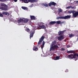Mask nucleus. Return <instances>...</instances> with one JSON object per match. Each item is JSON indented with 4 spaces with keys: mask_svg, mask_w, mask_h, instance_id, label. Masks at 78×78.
<instances>
[{
    "mask_svg": "<svg viewBox=\"0 0 78 78\" xmlns=\"http://www.w3.org/2000/svg\"><path fill=\"white\" fill-rule=\"evenodd\" d=\"M69 0L72 1V0Z\"/></svg>",
    "mask_w": 78,
    "mask_h": 78,
    "instance_id": "42",
    "label": "nucleus"
},
{
    "mask_svg": "<svg viewBox=\"0 0 78 78\" xmlns=\"http://www.w3.org/2000/svg\"><path fill=\"white\" fill-rule=\"evenodd\" d=\"M39 26L38 27V28L39 29H44V30L46 29V27L43 24L41 23H39Z\"/></svg>",
    "mask_w": 78,
    "mask_h": 78,
    "instance_id": "5",
    "label": "nucleus"
},
{
    "mask_svg": "<svg viewBox=\"0 0 78 78\" xmlns=\"http://www.w3.org/2000/svg\"><path fill=\"white\" fill-rule=\"evenodd\" d=\"M17 0H13V1H14L15 2H17Z\"/></svg>",
    "mask_w": 78,
    "mask_h": 78,
    "instance_id": "38",
    "label": "nucleus"
},
{
    "mask_svg": "<svg viewBox=\"0 0 78 78\" xmlns=\"http://www.w3.org/2000/svg\"><path fill=\"white\" fill-rule=\"evenodd\" d=\"M67 9H70V8H72V9H75V6H69L66 7Z\"/></svg>",
    "mask_w": 78,
    "mask_h": 78,
    "instance_id": "21",
    "label": "nucleus"
},
{
    "mask_svg": "<svg viewBox=\"0 0 78 78\" xmlns=\"http://www.w3.org/2000/svg\"><path fill=\"white\" fill-rule=\"evenodd\" d=\"M1 2H6V0H0Z\"/></svg>",
    "mask_w": 78,
    "mask_h": 78,
    "instance_id": "35",
    "label": "nucleus"
},
{
    "mask_svg": "<svg viewBox=\"0 0 78 78\" xmlns=\"http://www.w3.org/2000/svg\"><path fill=\"white\" fill-rule=\"evenodd\" d=\"M56 23V22L55 21H51L49 23V25H53V24H55Z\"/></svg>",
    "mask_w": 78,
    "mask_h": 78,
    "instance_id": "17",
    "label": "nucleus"
},
{
    "mask_svg": "<svg viewBox=\"0 0 78 78\" xmlns=\"http://www.w3.org/2000/svg\"><path fill=\"white\" fill-rule=\"evenodd\" d=\"M58 45L59 46H60V44H59Z\"/></svg>",
    "mask_w": 78,
    "mask_h": 78,
    "instance_id": "41",
    "label": "nucleus"
},
{
    "mask_svg": "<svg viewBox=\"0 0 78 78\" xmlns=\"http://www.w3.org/2000/svg\"><path fill=\"white\" fill-rule=\"evenodd\" d=\"M44 45H45V42L43 41L42 45H41V46L42 50H43V48L44 47Z\"/></svg>",
    "mask_w": 78,
    "mask_h": 78,
    "instance_id": "18",
    "label": "nucleus"
},
{
    "mask_svg": "<svg viewBox=\"0 0 78 78\" xmlns=\"http://www.w3.org/2000/svg\"><path fill=\"white\" fill-rule=\"evenodd\" d=\"M56 23H57V24H61V21H57Z\"/></svg>",
    "mask_w": 78,
    "mask_h": 78,
    "instance_id": "30",
    "label": "nucleus"
},
{
    "mask_svg": "<svg viewBox=\"0 0 78 78\" xmlns=\"http://www.w3.org/2000/svg\"><path fill=\"white\" fill-rule=\"evenodd\" d=\"M74 36V34H69V36L70 37H72Z\"/></svg>",
    "mask_w": 78,
    "mask_h": 78,
    "instance_id": "27",
    "label": "nucleus"
},
{
    "mask_svg": "<svg viewBox=\"0 0 78 78\" xmlns=\"http://www.w3.org/2000/svg\"><path fill=\"white\" fill-rule=\"evenodd\" d=\"M38 48H37V47L36 46H34L33 47V50L34 51H36L37 50H38Z\"/></svg>",
    "mask_w": 78,
    "mask_h": 78,
    "instance_id": "19",
    "label": "nucleus"
},
{
    "mask_svg": "<svg viewBox=\"0 0 78 78\" xmlns=\"http://www.w3.org/2000/svg\"><path fill=\"white\" fill-rule=\"evenodd\" d=\"M21 8L22 9H24V10H28V8L27 7H24V6H22L21 7Z\"/></svg>",
    "mask_w": 78,
    "mask_h": 78,
    "instance_id": "22",
    "label": "nucleus"
},
{
    "mask_svg": "<svg viewBox=\"0 0 78 78\" xmlns=\"http://www.w3.org/2000/svg\"><path fill=\"white\" fill-rule=\"evenodd\" d=\"M29 20L28 19H23V23H27L28 22Z\"/></svg>",
    "mask_w": 78,
    "mask_h": 78,
    "instance_id": "10",
    "label": "nucleus"
},
{
    "mask_svg": "<svg viewBox=\"0 0 78 78\" xmlns=\"http://www.w3.org/2000/svg\"><path fill=\"white\" fill-rule=\"evenodd\" d=\"M29 2L33 3V0H28Z\"/></svg>",
    "mask_w": 78,
    "mask_h": 78,
    "instance_id": "31",
    "label": "nucleus"
},
{
    "mask_svg": "<svg viewBox=\"0 0 78 78\" xmlns=\"http://www.w3.org/2000/svg\"><path fill=\"white\" fill-rule=\"evenodd\" d=\"M24 3H28V0H25Z\"/></svg>",
    "mask_w": 78,
    "mask_h": 78,
    "instance_id": "29",
    "label": "nucleus"
},
{
    "mask_svg": "<svg viewBox=\"0 0 78 78\" xmlns=\"http://www.w3.org/2000/svg\"><path fill=\"white\" fill-rule=\"evenodd\" d=\"M57 39L59 41H61L62 40H63V39H64V37L63 35H61L58 37Z\"/></svg>",
    "mask_w": 78,
    "mask_h": 78,
    "instance_id": "7",
    "label": "nucleus"
},
{
    "mask_svg": "<svg viewBox=\"0 0 78 78\" xmlns=\"http://www.w3.org/2000/svg\"><path fill=\"white\" fill-rule=\"evenodd\" d=\"M0 9H1V10H3L4 11H7V10H8V8L0 6Z\"/></svg>",
    "mask_w": 78,
    "mask_h": 78,
    "instance_id": "12",
    "label": "nucleus"
},
{
    "mask_svg": "<svg viewBox=\"0 0 78 78\" xmlns=\"http://www.w3.org/2000/svg\"><path fill=\"white\" fill-rule=\"evenodd\" d=\"M55 48H59V47L58 46L57 44H56L53 47H52V48H50V51H51L55 50Z\"/></svg>",
    "mask_w": 78,
    "mask_h": 78,
    "instance_id": "6",
    "label": "nucleus"
},
{
    "mask_svg": "<svg viewBox=\"0 0 78 78\" xmlns=\"http://www.w3.org/2000/svg\"><path fill=\"white\" fill-rule=\"evenodd\" d=\"M18 23H20L21 22H23V19L20 18V19L17 21Z\"/></svg>",
    "mask_w": 78,
    "mask_h": 78,
    "instance_id": "23",
    "label": "nucleus"
},
{
    "mask_svg": "<svg viewBox=\"0 0 78 78\" xmlns=\"http://www.w3.org/2000/svg\"><path fill=\"white\" fill-rule=\"evenodd\" d=\"M34 34V30H32L31 32L30 35V38L31 39V37H33V35Z\"/></svg>",
    "mask_w": 78,
    "mask_h": 78,
    "instance_id": "8",
    "label": "nucleus"
},
{
    "mask_svg": "<svg viewBox=\"0 0 78 78\" xmlns=\"http://www.w3.org/2000/svg\"><path fill=\"white\" fill-rule=\"evenodd\" d=\"M56 44V40H55L54 41L52 42V44L51 45V47L50 48H51L52 47H53L54 45H55V44Z\"/></svg>",
    "mask_w": 78,
    "mask_h": 78,
    "instance_id": "11",
    "label": "nucleus"
},
{
    "mask_svg": "<svg viewBox=\"0 0 78 78\" xmlns=\"http://www.w3.org/2000/svg\"><path fill=\"white\" fill-rule=\"evenodd\" d=\"M43 6H46V7H48V4L44 3V4H43Z\"/></svg>",
    "mask_w": 78,
    "mask_h": 78,
    "instance_id": "28",
    "label": "nucleus"
},
{
    "mask_svg": "<svg viewBox=\"0 0 78 78\" xmlns=\"http://www.w3.org/2000/svg\"><path fill=\"white\" fill-rule=\"evenodd\" d=\"M76 60H77V59H75V61H76Z\"/></svg>",
    "mask_w": 78,
    "mask_h": 78,
    "instance_id": "40",
    "label": "nucleus"
},
{
    "mask_svg": "<svg viewBox=\"0 0 78 78\" xmlns=\"http://www.w3.org/2000/svg\"><path fill=\"white\" fill-rule=\"evenodd\" d=\"M59 58H60V56H56V57H55V60H58V59H59Z\"/></svg>",
    "mask_w": 78,
    "mask_h": 78,
    "instance_id": "24",
    "label": "nucleus"
},
{
    "mask_svg": "<svg viewBox=\"0 0 78 78\" xmlns=\"http://www.w3.org/2000/svg\"><path fill=\"white\" fill-rule=\"evenodd\" d=\"M60 50L61 51H64V50H65V49L64 48H62Z\"/></svg>",
    "mask_w": 78,
    "mask_h": 78,
    "instance_id": "32",
    "label": "nucleus"
},
{
    "mask_svg": "<svg viewBox=\"0 0 78 78\" xmlns=\"http://www.w3.org/2000/svg\"><path fill=\"white\" fill-rule=\"evenodd\" d=\"M69 72V70L67 69H66L65 70V72Z\"/></svg>",
    "mask_w": 78,
    "mask_h": 78,
    "instance_id": "36",
    "label": "nucleus"
},
{
    "mask_svg": "<svg viewBox=\"0 0 78 78\" xmlns=\"http://www.w3.org/2000/svg\"><path fill=\"white\" fill-rule=\"evenodd\" d=\"M64 34V31H59L58 32V34L59 36L62 35Z\"/></svg>",
    "mask_w": 78,
    "mask_h": 78,
    "instance_id": "14",
    "label": "nucleus"
},
{
    "mask_svg": "<svg viewBox=\"0 0 78 78\" xmlns=\"http://www.w3.org/2000/svg\"><path fill=\"white\" fill-rule=\"evenodd\" d=\"M44 39V36H42L40 39L38 43L37 46L39 47V48L41 47V45L40 44H41V42L43 41Z\"/></svg>",
    "mask_w": 78,
    "mask_h": 78,
    "instance_id": "4",
    "label": "nucleus"
},
{
    "mask_svg": "<svg viewBox=\"0 0 78 78\" xmlns=\"http://www.w3.org/2000/svg\"><path fill=\"white\" fill-rule=\"evenodd\" d=\"M56 5V3H55V2H51L50 3H49L48 4V6H51L52 5Z\"/></svg>",
    "mask_w": 78,
    "mask_h": 78,
    "instance_id": "9",
    "label": "nucleus"
},
{
    "mask_svg": "<svg viewBox=\"0 0 78 78\" xmlns=\"http://www.w3.org/2000/svg\"><path fill=\"white\" fill-rule=\"evenodd\" d=\"M21 1L23 2L24 3L25 2V0H21Z\"/></svg>",
    "mask_w": 78,
    "mask_h": 78,
    "instance_id": "39",
    "label": "nucleus"
},
{
    "mask_svg": "<svg viewBox=\"0 0 78 78\" xmlns=\"http://www.w3.org/2000/svg\"><path fill=\"white\" fill-rule=\"evenodd\" d=\"M0 17H3V14H2V13H0Z\"/></svg>",
    "mask_w": 78,
    "mask_h": 78,
    "instance_id": "34",
    "label": "nucleus"
},
{
    "mask_svg": "<svg viewBox=\"0 0 78 78\" xmlns=\"http://www.w3.org/2000/svg\"><path fill=\"white\" fill-rule=\"evenodd\" d=\"M26 31L28 32V33H29V32L30 31V29L28 28H27L26 30Z\"/></svg>",
    "mask_w": 78,
    "mask_h": 78,
    "instance_id": "26",
    "label": "nucleus"
},
{
    "mask_svg": "<svg viewBox=\"0 0 78 78\" xmlns=\"http://www.w3.org/2000/svg\"><path fill=\"white\" fill-rule=\"evenodd\" d=\"M2 14H4V15H6L7 16L8 15V16H9V14L7 12H2Z\"/></svg>",
    "mask_w": 78,
    "mask_h": 78,
    "instance_id": "16",
    "label": "nucleus"
},
{
    "mask_svg": "<svg viewBox=\"0 0 78 78\" xmlns=\"http://www.w3.org/2000/svg\"><path fill=\"white\" fill-rule=\"evenodd\" d=\"M64 23V21H62V22H60V24H62V23Z\"/></svg>",
    "mask_w": 78,
    "mask_h": 78,
    "instance_id": "37",
    "label": "nucleus"
},
{
    "mask_svg": "<svg viewBox=\"0 0 78 78\" xmlns=\"http://www.w3.org/2000/svg\"><path fill=\"white\" fill-rule=\"evenodd\" d=\"M76 56L78 57V53H75L74 54L69 55L67 56V57L68 58L72 59H73V58H76Z\"/></svg>",
    "mask_w": 78,
    "mask_h": 78,
    "instance_id": "2",
    "label": "nucleus"
},
{
    "mask_svg": "<svg viewBox=\"0 0 78 78\" xmlns=\"http://www.w3.org/2000/svg\"><path fill=\"white\" fill-rule=\"evenodd\" d=\"M58 12H62V9H59L58 10Z\"/></svg>",
    "mask_w": 78,
    "mask_h": 78,
    "instance_id": "25",
    "label": "nucleus"
},
{
    "mask_svg": "<svg viewBox=\"0 0 78 78\" xmlns=\"http://www.w3.org/2000/svg\"><path fill=\"white\" fill-rule=\"evenodd\" d=\"M30 17L31 20H35L36 19V17L34 16H30Z\"/></svg>",
    "mask_w": 78,
    "mask_h": 78,
    "instance_id": "13",
    "label": "nucleus"
},
{
    "mask_svg": "<svg viewBox=\"0 0 78 78\" xmlns=\"http://www.w3.org/2000/svg\"><path fill=\"white\" fill-rule=\"evenodd\" d=\"M71 16L69 15H67L66 16H62V17H59L58 16L57 18V19H70Z\"/></svg>",
    "mask_w": 78,
    "mask_h": 78,
    "instance_id": "3",
    "label": "nucleus"
},
{
    "mask_svg": "<svg viewBox=\"0 0 78 78\" xmlns=\"http://www.w3.org/2000/svg\"><path fill=\"white\" fill-rule=\"evenodd\" d=\"M68 12L69 13V14H71V13H73V16L74 18H76L77 16H78V12L75 11L74 10H70L68 11Z\"/></svg>",
    "mask_w": 78,
    "mask_h": 78,
    "instance_id": "1",
    "label": "nucleus"
},
{
    "mask_svg": "<svg viewBox=\"0 0 78 78\" xmlns=\"http://www.w3.org/2000/svg\"><path fill=\"white\" fill-rule=\"evenodd\" d=\"M67 53H75V51H68L67 52Z\"/></svg>",
    "mask_w": 78,
    "mask_h": 78,
    "instance_id": "20",
    "label": "nucleus"
},
{
    "mask_svg": "<svg viewBox=\"0 0 78 78\" xmlns=\"http://www.w3.org/2000/svg\"><path fill=\"white\" fill-rule=\"evenodd\" d=\"M1 6H3L4 7H5V8H8V5H6L4 3H1Z\"/></svg>",
    "mask_w": 78,
    "mask_h": 78,
    "instance_id": "15",
    "label": "nucleus"
},
{
    "mask_svg": "<svg viewBox=\"0 0 78 78\" xmlns=\"http://www.w3.org/2000/svg\"><path fill=\"white\" fill-rule=\"evenodd\" d=\"M38 0H33V2H38Z\"/></svg>",
    "mask_w": 78,
    "mask_h": 78,
    "instance_id": "33",
    "label": "nucleus"
}]
</instances>
